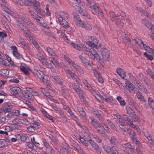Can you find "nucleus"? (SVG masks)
I'll list each match as a JSON object with an SVG mask.
<instances>
[{"label":"nucleus","mask_w":154,"mask_h":154,"mask_svg":"<svg viewBox=\"0 0 154 154\" xmlns=\"http://www.w3.org/2000/svg\"><path fill=\"white\" fill-rule=\"evenodd\" d=\"M29 1V5L28 6H32L35 12L38 14L43 15L45 11L40 8V6L39 2L35 0H30Z\"/></svg>","instance_id":"nucleus-1"},{"label":"nucleus","mask_w":154,"mask_h":154,"mask_svg":"<svg viewBox=\"0 0 154 154\" xmlns=\"http://www.w3.org/2000/svg\"><path fill=\"white\" fill-rule=\"evenodd\" d=\"M128 134H129L131 138L133 140V142L136 144V145H137V146L139 147L140 148L141 146V144L140 143L139 141L138 140L137 137H136V134L134 131L133 130H131L128 131Z\"/></svg>","instance_id":"nucleus-2"},{"label":"nucleus","mask_w":154,"mask_h":154,"mask_svg":"<svg viewBox=\"0 0 154 154\" xmlns=\"http://www.w3.org/2000/svg\"><path fill=\"white\" fill-rule=\"evenodd\" d=\"M100 51L103 60L105 61H108L110 56L109 51L107 49L103 48L101 49Z\"/></svg>","instance_id":"nucleus-3"},{"label":"nucleus","mask_w":154,"mask_h":154,"mask_svg":"<svg viewBox=\"0 0 154 154\" xmlns=\"http://www.w3.org/2000/svg\"><path fill=\"white\" fill-rule=\"evenodd\" d=\"M92 124L94 126L97 131L100 134H103L105 133L104 131L102 129H100L101 125L99 122L97 121H95L94 119H92L91 122Z\"/></svg>","instance_id":"nucleus-4"},{"label":"nucleus","mask_w":154,"mask_h":154,"mask_svg":"<svg viewBox=\"0 0 154 154\" xmlns=\"http://www.w3.org/2000/svg\"><path fill=\"white\" fill-rule=\"evenodd\" d=\"M121 36L122 39L124 41L126 45L128 47L131 44L130 40L128 37V35L126 34L125 32H123L121 31Z\"/></svg>","instance_id":"nucleus-5"},{"label":"nucleus","mask_w":154,"mask_h":154,"mask_svg":"<svg viewBox=\"0 0 154 154\" xmlns=\"http://www.w3.org/2000/svg\"><path fill=\"white\" fill-rule=\"evenodd\" d=\"M32 72L35 75L36 74L39 79L41 80L43 82H44V73L42 71H41L40 70L35 69L34 71Z\"/></svg>","instance_id":"nucleus-6"},{"label":"nucleus","mask_w":154,"mask_h":154,"mask_svg":"<svg viewBox=\"0 0 154 154\" xmlns=\"http://www.w3.org/2000/svg\"><path fill=\"white\" fill-rule=\"evenodd\" d=\"M125 82L126 86L128 87V89H129L130 91H134V88L135 87L130 81L127 79H125Z\"/></svg>","instance_id":"nucleus-7"},{"label":"nucleus","mask_w":154,"mask_h":154,"mask_svg":"<svg viewBox=\"0 0 154 154\" xmlns=\"http://www.w3.org/2000/svg\"><path fill=\"white\" fill-rule=\"evenodd\" d=\"M11 90V93L13 95H17L18 94L20 90V88L16 86H13L12 85L10 86Z\"/></svg>","instance_id":"nucleus-8"},{"label":"nucleus","mask_w":154,"mask_h":154,"mask_svg":"<svg viewBox=\"0 0 154 154\" xmlns=\"http://www.w3.org/2000/svg\"><path fill=\"white\" fill-rule=\"evenodd\" d=\"M20 68L21 71L26 75H29V71L31 72H32L29 68H26L22 65L20 66Z\"/></svg>","instance_id":"nucleus-9"},{"label":"nucleus","mask_w":154,"mask_h":154,"mask_svg":"<svg viewBox=\"0 0 154 154\" xmlns=\"http://www.w3.org/2000/svg\"><path fill=\"white\" fill-rule=\"evenodd\" d=\"M3 107L4 110H6V112H11V109L13 108V106L10 103H6L4 104Z\"/></svg>","instance_id":"nucleus-10"},{"label":"nucleus","mask_w":154,"mask_h":154,"mask_svg":"<svg viewBox=\"0 0 154 154\" xmlns=\"http://www.w3.org/2000/svg\"><path fill=\"white\" fill-rule=\"evenodd\" d=\"M116 72L122 79H124L125 78L126 76V74L123 69L121 68H118L116 70Z\"/></svg>","instance_id":"nucleus-11"},{"label":"nucleus","mask_w":154,"mask_h":154,"mask_svg":"<svg viewBox=\"0 0 154 154\" xmlns=\"http://www.w3.org/2000/svg\"><path fill=\"white\" fill-rule=\"evenodd\" d=\"M37 58L42 63L46 64L47 63L46 59L44 58L43 54L39 52L37 54Z\"/></svg>","instance_id":"nucleus-12"},{"label":"nucleus","mask_w":154,"mask_h":154,"mask_svg":"<svg viewBox=\"0 0 154 154\" xmlns=\"http://www.w3.org/2000/svg\"><path fill=\"white\" fill-rule=\"evenodd\" d=\"M16 3L18 4L20 6H28L29 5V0H26V1H22V0H16Z\"/></svg>","instance_id":"nucleus-13"},{"label":"nucleus","mask_w":154,"mask_h":154,"mask_svg":"<svg viewBox=\"0 0 154 154\" xmlns=\"http://www.w3.org/2000/svg\"><path fill=\"white\" fill-rule=\"evenodd\" d=\"M144 48L146 51H148L150 54L154 55V52L153 50L147 45L144 44L143 46V48Z\"/></svg>","instance_id":"nucleus-14"},{"label":"nucleus","mask_w":154,"mask_h":154,"mask_svg":"<svg viewBox=\"0 0 154 154\" xmlns=\"http://www.w3.org/2000/svg\"><path fill=\"white\" fill-rule=\"evenodd\" d=\"M91 42L92 43L93 46L94 47V48L98 49L99 47L97 48V44L98 43V42L97 40L96 37L94 36H92L91 37Z\"/></svg>","instance_id":"nucleus-15"},{"label":"nucleus","mask_w":154,"mask_h":154,"mask_svg":"<svg viewBox=\"0 0 154 154\" xmlns=\"http://www.w3.org/2000/svg\"><path fill=\"white\" fill-rule=\"evenodd\" d=\"M136 96L137 98L140 100V101H142L144 103L146 102V100L144 96L142 95V93L139 91H138L136 93Z\"/></svg>","instance_id":"nucleus-16"},{"label":"nucleus","mask_w":154,"mask_h":154,"mask_svg":"<svg viewBox=\"0 0 154 154\" xmlns=\"http://www.w3.org/2000/svg\"><path fill=\"white\" fill-rule=\"evenodd\" d=\"M79 57L81 59L83 63L86 64V65L88 66H91V65L90 63V62L85 57L81 55H79Z\"/></svg>","instance_id":"nucleus-17"},{"label":"nucleus","mask_w":154,"mask_h":154,"mask_svg":"<svg viewBox=\"0 0 154 154\" xmlns=\"http://www.w3.org/2000/svg\"><path fill=\"white\" fill-rule=\"evenodd\" d=\"M13 50V54L14 56L16 57L17 59H20V54L17 52V48L15 47H12L11 48Z\"/></svg>","instance_id":"nucleus-18"},{"label":"nucleus","mask_w":154,"mask_h":154,"mask_svg":"<svg viewBox=\"0 0 154 154\" xmlns=\"http://www.w3.org/2000/svg\"><path fill=\"white\" fill-rule=\"evenodd\" d=\"M73 147L75 149L78 151L80 153H83V151L80 146L78 145L76 143L74 142L72 144Z\"/></svg>","instance_id":"nucleus-19"},{"label":"nucleus","mask_w":154,"mask_h":154,"mask_svg":"<svg viewBox=\"0 0 154 154\" xmlns=\"http://www.w3.org/2000/svg\"><path fill=\"white\" fill-rule=\"evenodd\" d=\"M106 152L112 154L117 153L118 152L114 147H111L106 150Z\"/></svg>","instance_id":"nucleus-20"},{"label":"nucleus","mask_w":154,"mask_h":154,"mask_svg":"<svg viewBox=\"0 0 154 154\" xmlns=\"http://www.w3.org/2000/svg\"><path fill=\"white\" fill-rule=\"evenodd\" d=\"M0 74L3 76L7 77L8 75L9 72L7 70L3 69L0 70Z\"/></svg>","instance_id":"nucleus-21"},{"label":"nucleus","mask_w":154,"mask_h":154,"mask_svg":"<svg viewBox=\"0 0 154 154\" xmlns=\"http://www.w3.org/2000/svg\"><path fill=\"white\" fill-rule=\"evenodd\" d=\"M126 109L127 111V113L131 117L132 116L135 114L134 112L129 106H127L126 107Z\"/></svg>","instance_id":"nucleus-22"},{"label":"nucleus","mask_w":154,"mask_h":154,"mask_svg":"<svg viewBox=\"0 0 154 154\" xmlns=\"http://www.w3.org/2000/svg\"><path fill=\"white\" fill-rule=\"evenodd\" d=\"M72 87L78 94L80 92H82L81 89L79 88V86L75 84L74 83L73 84Z\"/></svg>","instance_id":"nucleus-23"},{"label":"nucleus","mask_w":154,"mask_h":154,"mask_svg":"<svg viewBox=\"0 0 154 154\" xmlns=\"http://www.w3.org/2000/svg\"><path fill=\"white\" fill-rule=\"evenodd\" d=\"M67 72L70 75L71 77L76 82L77 81V79L78 77L77 75H75L74 73L69 70H67Z\"/></svg>","instance_id":"nucleus-24"},{"label":"nucleus","mask_w":154,"mask_h":154,"mask_svg":"<svg viewBox=\"0 0 154 154\" xmlns=\"http://www.w3.org/2000/svg\"><path fill=\"white\" fill-rule=\"evenodd\" d=\"M72 66L81 73L83 74L84 73L83 70L81 69L80 67L78 65L76 64L75 63L73 64Z\"/></svg>","instance_id":"nucleus-25"},{"label":"nucleus","mask_w":154,"mask_h":154,"mask_svg":"<svg viewBox=\"0 0 154 154\" xmlns=\"http://www.w3.org/2000/svg\"><path fill=\"white\" fill-rule=\"evenodd\" d=\"M148 104L150 106L153 110H154V100H153L151 98L149 97L148 100Z\"/></svg>","instance_id":"nucleus-26"},{"label":"nucleus","mask_w":154,"mask_h":154,"mask_svg":"<svg viewBox=\"0 0 154 154\" xmlns=\"http://www.w3.org/2000/svg\"><path fill=\"white\" fill-rule=\"evenodd\" d=\"M52 78L54 79L58 83H60L61 82V79L57 75H53L51 76Z\"/></svg>","instance_id":"nucleus-27"},{"label":"nucleus","mask_w":154,"mask_h":154,"mask_svg":"<svg viewBox=\"0 0 154 154\" xmlns=\"http://www.w3.org/2000/svg\"><path fill=\"white\" fill-rule=\"evenodd\" d=\"M135 41L141 48H143V46L144 45L143 42L138 38H135Z\"/></svg>","instance_id":"nucleus-28"},{"label":"nucleus","mask_w":154,"mask_h":154,"mask_svg":"<svg viewBox=\"0 0 154 154\" xmlns=\"http://www.w3.org/2000/svg\"><path fill=\"white\" fill-rule=\"evenodd\" d=\"M50 61L53 63L55 66L57 67L59 66V64L55 60L54 57H52L51 58H50Z\"/></svg>","instance_id":"nucleus-29"},{"label":"nucleus","mask_w":154,"mask_h":154,"mask_svg":"<svg viewBox=\"0 0 154 154\" xmlns=\"http://www.w3.org/2000/svg\"><path fill=\"white\" fill-rule=\"evenodd\" d=\"M64 59L66 60V61L69 63L71 65H72L73 64L75 63V62L72 60L70 58H69L66 55H65L64 56Z\"/></svg>","instance_id":"nucleus-30"},{"label":"nucleus","mask_w":154,"mask_h":154,"mask_svg":"<svg viewBox=\"0 0 154 154\" xmlns=\"http://www.w3.org/2000/svg\"><path fill=\"white\" fill-rule=\"evenodd\" d=\"M117 99L121 105L123 106H125V101L121 97H117Z\"/></svg>","instance_id":"nucleus-31"},{"label":"nucleus","mask_w":154,"mask_h":154,"mask_svg":"<svg viewBox=\"0 0 154 154\" xmlns=\"http://www.w3.org/2000/svg\"><path fill=\"white\" fill-rule=\"evenodd\" d=\"M60 24L63 27L66 28H67L69 26L68 23L64 19L62 22H60Z\"/></svg>","instance_id":"nucleus-32"},{"label":"nucleus","mask_w":154,"mask_h":154,"mask_svg":"<svg viewBox=\"0 0 154 154\" xmlns=\"http://www.w3.org/2000/svg\"><path fill=\"white\" fill-rule=\"evenodd\" d=\"M5 59V57L4 56L3 57V58L2 59H0V63L1 64L4 65L5 66H8V64H7L8 63H9V61L8 60H7L8 63H6V61L4 60V59Z\"/></svg>","instance_id":"nucleus-33"},{"label":"nucleus","mask_w":154,"mask_h":154,"mask_svg":"<svg viewBox=\"0 0 154 154\" xmlns=\"http://www.w3.org/2000/svg\"><path fill=\"white\" fill-rule=\"evenodd\" d=\"M17 25L22 32H23L25 29H26V27L23 24L20 23H19L17 24Z\"/></svg>","instance_id":"nucleus-34"},{"label":"nucleus","mask_w":154,"mask_h":154,"mask_svg":"<svg viewBox=\"0 0 154 154\" xmlns=\"http://www.w3.org/2000/svg\"><path fill=\"white\" fill-rule=\"evenodd\" d=\"M110 140L111 143L113 145L116 144L118 143L116 139L114 136H112L111 137Z\"/></svg>","instance_id":"nucleus-35"},{"label":"nucleus","mask_w":154,"mask_h":154,"mask_svg":"<svg viewBox=\"0 0 154 154\" xmlns=\"http://www.w3.org/2000/svg\"><path fill=\"white\" fill-rule=\"evenodd\" d=\"M47 51L48 53L51 55V56H55V52L53 50L49 47H47Z\"/></svg>","instance_id":"nucleus-36"},{"label":"nucleus","mask_w":154,"mask_h":154,"mask_svg":"<svg viewBox=\"0 0 154 154\" xmlns=\"http://www.w3.org/2000/svg\"><path fill=\"white\" fill-rule=\"evenodd\" d=\"M49 138L51 139L52 141L54 144L55 145L58 144V142L57 139L55 137L52 135H50L49 136Z\"/></svg>","instance_id":"nucleus-37"},{"label":"nucleus","mask_w":154,"mask_h":154,"mask_svg":"<svg viewBox=\"0 0 154 154\" xmlns=\"http://www.w3.org/2000/svg\"><path fill=\"white\" fill-rule=\"evenodd\" d=\"M147 73L148 74L149 76L152 78L153 79L154 78V74L151 70L150 69H148L146 71Z\"/></svg>","instance_id":"nucleus-38"},{"label":"nucleus","mask_w":154,"mask_h":154,"mask_svg":"<svg viewBox=\"0 0 154 154\" xmlns=\"http://www.w3.org/2000/svg\"><path fill=\"white\" fill-rule=\"evenodd\" d=\"M6 143L3 139L0 140V148H3L6 145Z\"/></svg>","instance_id":"nucleus-39"},{"label":"nucleus","mask_w":154,"mask_h":154,"mask_svg":"<svg viewBox=\"0 0 154 154\" xmlns=\"http://www.w3.org/2000/svg\"><path fill=\"white\" fill-rule=\"evenodd\" d=\"M144 56L149 60H152L153 59V56L154 55L148 54L147 53L145 52L144 53Z\"/></svg>","instance_id":"nucleus-40"},{"label":"nucleus","mask_w":154,"mask_h":154,"mask_svg":"<svg viewBox=\"0 0 154 154\" xmlns=\"http://www.w3.org/2000/svg\"><path fill=\"white\" fill-rule=\"evenodd\" d=\"M94 115L97 116V117L98 119H101L102 116L98 112L97 110H95L93 111Z\"/></svg>","instance_id":"nucleus-41"},{"label":"nucleus","mask_w":154,"mask_h":154,"mask_svg":"<svg viewBox=\"0 0 154 154\" xmlns=\"http://www.w3.org/2000/svg\"><path fill=\"white\" fill-rule=\"evenodd\" d=\"M145 25L150 30L152 29V27L154 26V25L152 24L151 23L149 22H147L145 24Z\"/></svg>","instance_id":"nucleus-42"},{"label":"nucleus","mask_w":154,"mask_h":154,"mask_svg":"<svg viewBox=\"0 0 154 154\" xmlns=\"http://www.w3.org/2000/svg\"><path fill=\"white\" fill-rule=\"evenodd\" d=\"M84 51L85 53L87 55H88L89 54H90V51H88V50L87 48L86 47L83 46H82L81 49Z\"/></svg>","instance_id":"nucleus-43"},{"label":"nucleus","mask_w":154,"mask_h":154,"mask_svg":"<svg viewBox=\"0 0 154 154\" xmlns=\"http://www.w3.org/2000/svg\"><path fill=\"white\" fill-rule=\"evenodd\" d=\"M72 46L74 48L78 50L79 51H81V47L79 46L77 44L74 43H72L71 44Z\"/></svg>","instance_id":"nucleus-44"},{"label":"nucleus","mask_w":154,"mask_h":154,"mask_svg":"<svg viewBox=\"0 0 154 154\" xmlns=\"http://www.w3.org/2000/svg\"><path fill=\"white\" fill-rule=\"evenodd\" d=\"M85 22L82 20H80L78 22V23H77L76 24L78 26L83 27V26H84V25L85 23Z\"/></svg>","instance_id":"nucleus-45"},{"label":"nucleus","mask_w":154,"mask_h":154,"mask_svg":"<svg viewBox=\"0 0 154 154\" xmlns=\"http://www.w3.org/2000/svg\"><path fill=\"white\" fill-rule=\"evenodd\" d=\"M88 5L89 6L90 8H92L95 5H94V3L92 2V0H87Z\"/></svg>","instance_id":"nucleus-46"},{"label":"nucleus","mask_w":154,"mask_h":154,"mask_svg":"<svg viewBox=\"0 0 154 154\" xmlns=\"http://www.w3.org/2000/svg\"><path fill=\"white\" fill-rule=\"evenodd\" d=\"M92 9H94V12L96 13H98L100 10H101L100 8L99 7L96 5L93 7V8H92Z\"/></svg>","instance_id":"nucleus-47"},{"label":"nucleus","mask_w":154,"mask_h":154,"mask_svg":"<svg viewBox=\"0 0 154 154\" xmlns=\"http://www.w3.org/2000/svg\"><path fill=\"white\" fill-rule=\"evenodd\" d=\"M117 24L120 25L121 26H124V24L123 23H122L121 21L120 18H117L115 20Z\"/></svg>","instance_id":"nucleus-48"},{"label":"nucleus","mask_w":154,"mask_h":154,"mask_svg":"<svg viewBox=\"0 0 154 154\" xmlns=\"http://www.w3.org/2000/svg\"><path fill=\"white\" fill-rule=\"evenodd\" d=\"M40 89L42 93L44 94L46 97H47L49 95V93L47 92L44 88H41Z\"/></svg>","instance_id":"nucleus-49"},{"label":"nucleus","mask_w":154,"mask_h":154,"mask_svg":"<svg viewBox=\"0 0 154 154\" xmlns=\"http://www.w3.org/2000/svg\"><path fill=\"white\" fill-rule=\"evenodd\" d=\"M83 27L89 30L91 29V27L90 25L88 23H86V22H85V23L84 24V26Z\"/></svg>","instance_id":"nucleus-50"},{"label":"nucleus","mask_w":154,"mask_h":154,"mask_svg":"<svg viewBox=\"0 0 154 154\" xmlns=\"http://www.w3.org/2000/svg\"><path fill=\"white\" fill-rule=\"evenodd\" d=\"M122 118L127 123H129L131 121V120L125 114H123Z\"/></svg>","instance_id":"nucleus-51"},{"label":"nucleus","mask_w":154,"mask_h":154,"mask_svg":"<svg viewBox=\"0 0 154 154\" xmlns=\"http://www.w3.org/2000/svg\"><path fill=\"white\" fill-rule=\"evenodd\" d=\"M81 139L80 141L82 143V144L86 146H88V144L87 141L83 138Z\"/></svg>","instance_id":"nucleus-52"},{"label":"nucleus","mask_w":154,"mask_h":154,"mask_svg":"<svg viewBox=\"0 0 154 154\" xmlns=\"http://www.w3.org/2000/svg\"><path fill=\"white\" fill-rule=\"evenodd\" d=\"M131 117L132 118L135 122H137L140 120V119L135 114H134L132 116H131Z\"/></svg>","instance_id":"nucleus-53"},{"label":"nucleus","mask_w":154,"mask_h":154,"mask_svg":"<svg viewBox=\"0 0 154 154\" xmlns=\"http://www.w3.org/2000/svg\"><path fill=\"white\" fill-rule=\"evenodd\" d=\"M33 18H34L36 19V20H42L43 18L42 17H40L38 15L36 14V16L35 15L34 17H33Z\"/></svg>","instance_id":"nucleus-54"},{"label":"nucleus","mask_w":154,"mask_h":154,"mask_svg":"<svg viewBox=\"0 0 154 154\" xmlns=\"http://www.w3.org/2000/svg\"><path fill=\"white\" fill-rule=\"evenodd\" d=\"M20 41L21 44L23 46H24V47H25L26 46L27 44L24 41V40L23 38H21L20 39Z\"/></svg>","instance_id":"nucleus-55"},{"label":"nucleus","mask_w":154,"mask_h":154,"mask_svg":"<svg viewBox=\"0 0 154 154\" xmlns=\"http://www.w3.org/2000/svg\"><path fill=\"white\" fill-rule=\"evenodd\" d=\"M26 29H25L23 32L25 33L27 35V37H29L30 36L31 32H30L29 30L27 29L26 28Z\"/></svg>","instance_id":"nucleus-56"},{"label":"nucleus","mask_w":154,"mask_h":154,"mask_svg":"<svg viewBox=\"0 0 154 154\" xmlns=\"http://www.w3.org/2000/svg\"><path fill=\"white\" fill-rule=\"evenodd\" d=\"M46 117L48 118L49 119L51 120L52 121V122H54V119H55L53 117L50 116L49 115V114H48V113H46Z\"/></svg>","instance_id":"nucleus-57"},{"label":"nucleus","mask_w":154,"mask_h":154,"mask_svg":"<svg viewBox=\"0 0 154 154\" xmlns=\"http://www.w3.org/2000/svg\"><path fill=\"white\" fill-rule=\"evenodd\" d=\"M79 94L82 101L85 102V99L83 97V96L82 95V92H80L79 93Z\"/></svg>","instance_id":"nucleus-58"},{"label":"nucleus","mask_w":154,"mask_h":154,"mask_svg":"<svg viewBox=\"0 0 154 154\" xmlns=\"http://www.w3.org/2000/svg\"><path fill=\"white\" fill-rule=\"evenodd\" d=\"M21 126L20 125L14 124H13L12 126V128L14 129H18L21 127Z\"/></svg>","instance_id":"nucleus-59"},{"label":"nucleus","mask_w":154,"mask_h":154,"mask_svg":"<svg viewBox=\"0 0 154 154\" xmlns=\"http://www.w3.org/2000/svg\"><path fill=\"white\" fill-rule=\"evenodd\" d=\"M90 54H89L88 55L89 56H91V55H92V54H97V52H96V51L93 49V48H91L90 49Z\"/></svg>","instance_id":"nucleus-60"},{"label":"nucleus","mask_w":154,"mask_h":154,"mask_svg":"<svg viewBox=\"0 0 154 154\" xmlns=\"http://www.w3.org/2000/svg\"><path fill=\"white\" fill-rule=\"evenodd\" d=\"M31 140L32 143L35 145V146H39V143H36L35 141V138L34 137H33L31 139Z\"/></svg>","instance_id":"nucleus-61"},{"label":"nucleus","mask_w":154,"mask_h":154,"mask_svg":"<svg viewBox=\"0 0 154 154\" xmlns=\"http://www.w3.org/2000/svg\"><path fill=\"white\" fill-rule=\"evenodd\" d=\"M7 36L6 32H5L3 31L0 32V36L2 38L5 37Z\"/></svg>","instance_id":"nucleus-62"},{"label":"nucleus","mask_w":154,"mask_h":154,"mask_svg":"<svg viewBox=\"0 0 154 154\" xmlns=\"http://www.w3.org/2000/svg\"><path fill=\"white\" fill-rule=\"evenodd\" d=\"M143 81L147 85L151 82V80L146 77L144 79Z\"/></svg>","instance_id":"nucleus-63"},{"label":"nucleus","mask_w":154,"mask_h":154,"mask_svg":"<svg viewBox=\"0 0 154 154\" xmlns=\"http://www.w3.org/2000/svg\"><path fill=\"white\" fill-rule=\"evenodd\" d=\"M140 89L143 91L145 94H147L148 93V91L146 88L144 87V86H142V88H140Z\"/></svg>","instance_id":"nucleus-64"}]
</instances>
